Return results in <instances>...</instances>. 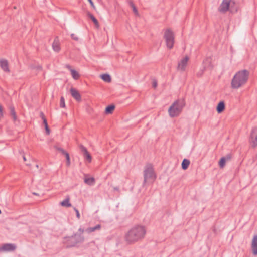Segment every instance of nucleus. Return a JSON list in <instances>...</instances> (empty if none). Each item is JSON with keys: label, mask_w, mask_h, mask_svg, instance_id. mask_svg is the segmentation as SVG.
Returning <instances> with one entry per match:
<instances>
[{"label": "nucleus", "mask_w": 257, "mask_h": 257, "mask_svg": "<svg viewBox=\"0 0 257 257\" xmlns=\"http://www.w3.org/2000/svg\"><path fill=\"white\" fill-rule=\"evenodd\" d=\"M185 106L183 100H178L175 101L169 107L168 113L171 117H174L179 115Z\"/></svg>", "instance_id": "nucleus-3"}, {"label": "nucleus", "mask_w": 257, "mask_h": 257, "mask_svg": "<svg viewBox=\"0 0 257 257\" xmlns=\"http://www.w3.org/2000/svg\"><path fill=\"white\" fill-rule=\"evenodd\" d=\"M23 158L24 161H26L27 160L25 156H23Z\"/></svg>", "instance_id": "nucleus-41"}, {"label": "nucleus", "mask_w": 257, "mask_h": 257, "mask_svg": "<svg viewBox=\"0 0 257 257\" xmlns=\"http://www.w3.org/2000/svg\"><path fill=\"white\" fill-rule=\"evenodd\" d=\"M190 164V161L188 159H184L182 162V168L183 170H186L188 168Z\"/></svg>", "instance_id": "nucleus-19"}, {"label": "nucleus", "mask_w": 257, "mask_h": 257, "mask_svg": "<svg viewBox=\"0 0 257 257\" xmlns=\"http://www.w3.org/2000/svg\"><path fill=\"white\" fill-rule=\"evenodd\" d=\"M52 47L54 51L56 52H58L60 51L61 48H60V44L59 40L57 38H55L53 44H52Z\"/></svg>", "instance_id": "nucleus-16"}, {"label": "nucleus", "mask_w": 257, "mask_h": 257, "mask_svg": "<svg viewBox=\"0 0 257 257\" xmlns=\"http://www.w3.org/2000/svg\"><path fill=\"white\" fill-rule=\"evenodd\" d=\"M84 241V237L82 235L75 234L73 236L67 238V246H75L78 243L83 242Z\"/></svg>", "instance_id": "nucleus-6"}, {"label": "nucleus", "mask_w": 257, "mask_h": 257, "mask_svg": "<svg viewBox=\"0 0 257 257\" xmlns=\"http://www.w3.org/2000/svg\"><path fill=\"white\" fill-rule=\"evenodd\" d=\"M101 79L106 82H110L111 81V77L110 76L109 74H102L100 76Z\"/></svg>", "instance_id": "nucleus-21"}, {"label": "nucleus", "mask_w": 257, "mask_h": 257, "mask_svg": "<svg viewBox=\"0 0 257 257\" xmlns=\"http://www.w3.org/2000/svg\"><path fill=\"white\" fill-rule=\"evenodd\" d=\"M226 162V159L225 157H222L219 162V165L220 168H222L225 166Z\"/></svg>", "instance_id": "nucleus-26"}, {"label": "nucleus", "mask_w": 257, "mask_h": 257, "mask_svg": "<svg viewBox=\"0 0 257 257\" xmlns=\"http://www.w3.org/2000/svg\"><path fill=\"white\" fill-rule=\"evenodd\" d=\"M54 148H55L57 150H58V151H60V152L62 154H63V153H65V151L63 149H62V148H60V147H58V146H55L54 147Z\"/></svg>", "instance_id": "nucleus-30"}, {"label": "nucleus", "mask_w": 257, "mask_h": 257, "mask_svg": "<svg viewBox=\"0 0 257 257\" xmlns=\"http://www.w3.org/2000/svg\"><path fill=\"white\" fill-rule=\"evenodd\" d=\"M133 11L134 12V13H137L138 12H137V10L136 7H134V8H133Z\"/></svg>", "instance_id": "nucleus-39"}, {"label": "nucleus", "mask_w": 257, "mask_h": 257, "mask_svg": "<svg viewBox=\"0 0 257 257\" xmlns=\"http://www.w3.org/2000/svg\"><path fill=\"white\" fill-rule=\"evenodd\" d=\"M131 6H132V8H134V7H135V5H134V4H133V3H131Z\"/></svg>", "instance_id": "nucleus-42"}, {"label": "nucleus", "mask_w": 257, "mask_h": 257, "mask_svg": "<svg viewBox=\"0 0 257 257\" xmlns=\"http://www.w3.org/2000/svg\"><path fill=\"white\" fill-rule=\"evenodd\" d=\"M45 130L47 133V134L49 135L50 134V130L49 128L48 125H46L45 126Z\"/></svg>", "instance_id": "nucleus-34"}, {"label": "nucleus", "mask_w": 257, "mask_h": 257, "mask_svg": "<svg viewBox=\"0 0 257 257\" xmlns=\"http://www.w3.org/2000/svg\"><path fill=\"white\" fill-rule=\"evenodd\" d=\"M71 36V38L73 39L76 40V41H77L78 40V38L75 34H72Z\"/></svg>", "instance_id": "nucleus-33"}, {"label": "nucleus", "mask_w": 257, "mask_h": 257, "mask_svg": "<svg viewBox=\"0 0 257 257\" xmlns=\"http://www.w3.org/2000/svg\"><path fill=\"white\" fill-rule=\"evenodd\" d=\"M60 106L62 108H64L65 107V99L63 97H61L60 98Z\"/></svg>", "instance_id": "nucleus-28"}, {"label": "nucleus", "mask_w": 257, "mask_h": 257, "mask_svg": "<svg viewBox=\"0 0 257 257\" xmlns=\"http://www.w3.org/2000/svg\"><path fill=\"white\" fill-rule=\"evenodd\" d=\"M11 115H12L14 120H16L17 119V117H16V114L15 112L14 108H11Z\"/></svg>", "instance_id": "nucleus-29"}, {"label": "nucleus", "mask_w": 257, "mask_h": 257, "mask_svg": "<svg viewBox=\"0 0 257 257\" xmlns=\"http://www.w3.org/2000/svg\"><path fill=\"white\" fill-rule=\"evenodd\" d=\"M251 249L253 255H257V234L254 235L253 237L251 242Z\"/></svg>", "instance_id": "nucleus-13"}, {"label": "nucleus", "mask_w": 257, "mask_h": 257, "mask_svg": "<svg viewBox=\"0 0 257 257\" xmlns=\"http://www.w3.org/2000/svg\"><path fill=\"white\" fill-rule=\"evenodd\" d=\"M40 116L42 118V120L44 119V118H45V116H44V114L43 112H41L40 113Z\"/></svg>", "instance_id": "nucleus-38"}, {"label": "nucleus", "mask_w": 257, "mask_h": 257, "mask_svg": "<svg viewBox=\"0 0 257 257\" xmlns=\"http://www.w3.org/2000/svg\"><path fill=\"white\" fill-rule=\"evenodd\" d=\"M225 109V104L223 101H220L217 106L216 110L218 113H221Z\"/></svg>", "instance_id": "nucleus-17"}, {"label": "nucleus", "mask_w": 257, "mask_h": 257, "mask_svg": "<svg viewBox=\"0 0 257 257\" xmlns=\"http://www.w3.org/2000/svg\"><path fill=\"white\" fill-rule=\"evenodd\" d=\"M88 1L89 2V3H90V5L91 6V7L95 9V6H94V3L92 2V0H88Z\"/></svg>", "instance_id": "nucleus-35"}, {"label": "nucleus", "mask_w": 257, "mask_h": 257, "mask_svg": "<svg viewBox=\"0 0 257 257\" xmlns=\"http://www.w3.org/2000/svg\"><path fill=\"white\" fill-rule=\"evenodd\" d=\"M70 198L67 197L65 200L60 203L62 206L69 207L71 206V204L69 202Z\"/></svg>", "instance_id": "nucleus-18"}, {"label": "nucleus", "mask_w": 257, "mask_h": 257, "mask_svg": "<svg viewBox=\"0 0 257 257\" xmlns=\"http://www.w3.org/2000/svg\"><path fill=\"white\" fill-rule=\"evenodd\" d=\"M43 123L45 125V126L46 125H48L47 124V120L46 118H44L43 119Z\"/></svg>", "instance_id": "nucleus-36"}, {"label": "nucleus", "mask_w": 257, "mask_h": 257, "mask_svg": "<svg viewBox=\"0 0 257 257\" xmlns=\"http://www.w3.org/2000/svg\"><path fill=\"white\" fill-rule=\"evenodd\" d=\"M144 184L148 181H154L156 178L154 169L151 165L146 166L144 171Z\"/></svg>", "instance_id": "nucleus-5"}, {"label": "nucleus", "mask_w": 257, "mask_h": 257, "mask_svg": "<svg viewBox=\"0 0 257 257\" xmlns=\"http://www.w3.org/2000/svg\"><path fill=\"white\" fill-rule=\"evenodd\" d=\"M203 64L204 65L205 68H211V59L210 58H207L205 59V60L203 62Z\"/></svg>", "instance_id": "nucleus-22"}, {"label": "nucleus", "mask_w": 257, "mask_h": 257, "mask_svg": "<svg viewBox=\"0 0 257 257\" xmlns=\"http://www.w3.org/2000/svg\"><path fill=\"white\" fill-rule=\"evenodd\" d=\"M74 211H75V212H76V217H77V218L78 219H80V213H79V211H78V209H77L76 208H75V207H74Z\"/></svg>", "instance_id": "nucleus-31"}, {"label": "nucleus", "mask_w": 257, "mask_h": 257, "mask_svg": "<svg viewBox=\"0 0 257 257\" xmlns=\"http://www.w3.org/2000/svg\"><path fill=\"white\" fill-rule=\"evenodd\" d=\"M87 15L92 20V21L95 24V26L98 27L99 26V23L95 17L90 13H88Z\"/></svg>", "instance_id": "nucleus-23"}, {"label": "nucleus", "mask_w": 257, "mask_h": 257, "mask_svg": "<svg viewBox=\"0 0 257 257\" xmlns=\"http://www.w3.org/2000/svg\"><path fill=\"white\" fill-rule=\"evenodd\" d=\"M101 228V225L100 224H97L94 227H90L86 229L85 231L87 233H91L93 232L99 231Z\"/></svg>", "instance_id": "nucleus-15"}, {"label": "nucleus", "mask_w": 257, "mask_h": 257, "mask_svg": "<svg viewBox=\"0 0 257 257\" xmlns=\"http://www.w3.org/2000/svg\"><path fill=\"white\" fill-rule=\"evenodd\" d=\"M157 86V81L156 80H153L152 82V87L156 88Z\"/></svg>", "instance_id": "nucleus-32"}, {"label": "nucleus", "mask_w": 257, "mask_h": 257, "mask_svg": "<svg viewBox=\"0 0 257 257\" xmlns=\"http://www.w3.org/2000/svg\"><path fill=\"white\" fill-rule=\"evenodd\" d=\"M16 248V246L14 244L6 243L0 247V252L12 251H14Z\"/></svg>", "instance_id": "nucleus-10"}, {"label": "nucleus", "mask_w": 257, "mask_h": 257, "mask_svg": "<svg viewBox=\"0 0 257 257\" xmlns=\"http://www.w3.org/2000/svg\"><path fill=\"white\" fill-rule=\"evenodd\" d=\"M0 66L2 69L5 72L9 73L10 70L9 67V63L7 60H0Z\"/></svg>", "instance_id": "nucleus-12"}, {"label": "nucleus", "mask_w": 257, "mask_h": 257, "mask_svg": "<svg viewBox=\"0 0 257 257\" xmlns=\"http://www.w3.org/2000/svg\"><path fill=\"white\" fill-rule=\"evenodd\" d=\"M84 182L85 183L89 185H92L94 184L95 180L92 177L85 178L84 179Z\"/></svg>", "instance_id": "nucleus-24"}, {"label": "nucleus", "mask_w": 257, "mask_h": 257, "mask_svg": "<svg viewBox=\"0 0 257 257\" xmlns=\"http://www.w3.org/2000/svg\"><path fill=\"white\" fill-rule=\"evenodd\" d=\"M146 234V229L144 226L136 225L126 233L125 240L128 243H135L143 239Z\"/></svg>", "instance_id": "nucleus-1"}, {"label": "nucleus", "mask_w": 257, "mask_h": 257, "mask_svg": "<svg viewBox=\"0 0 257 257\" xmlns=\"http://www.w3.org/2000/svg\"><path fill=\"white\" fill-rule=\"evenodd\" d=\"M70 92L72 97L75 98L77 101H80L81 99V95L79 92L74 88L70 89Z\"/></svg>", "instance_id": "nucleus-14"}, {"label": "nucleus", "mask_w": 257, "mask_h": 257, "mask_svg": "<svg viewBox=\"0 0 257 257\" xmlns=\"http://www.w3.org/2000/svg\"><path fill=\"white\" fill-rule=\"evenodd\" d=\"M249 141L252 147L255 148L257 146V127L252 128Z\"/></svg>", "instance_id": "nucleus-8"}, {"label": "nucleus", "mask_w": 257, "mask_h": 257, "mask_svg": "<svg viewBox=\"0 0 257 257\" xmlns=\"http://www.w3.org/2000/svg\"><path fill=\"white\" fill-rule=\"evenodd\" d=\"M38 68L40 69H42V67L41 66H39L38 67Z\"/></svg>", "instance_id": "nucleus-43"}, {"label": "nucleus", "mask_w": 257, "mask_h": 257, "mask_svg": "<svg viewBox=\"0 0 257 257\" xmlns=\"http://www.w3.org/2000/svg\"><path fill=\"white\" fill-rule=\"evenodd\" d=\"M188 60L189 57L188 56H185L181 59L178 62L177 69L181 71H185Z\"/></svg>", "instance_id": "nucleus-9"}, {"label": "nucleus", "mask_w": 257, "mask_h": 257, "mask_svg": "<svg viewBox=\"0 0 257 257\" xmlns=\"http://www.w3.org/2000/svg\"><path fill=\"white\" fill-rule=\"evenodd\" d=\"M70 72L72 77L74 79L77 80L79 78V74L76 70L74 69H70Z\"/></svg>", "instance_id": "nucleus-25"}, {"label": "nucleus", "mask_w": 257, "mask_h": 257, "mask_svg": "<svg viewBox=\"0 0 257 257\" xmlns=\"http://www.w3.org/2000/svg\"><path fill=\"white\" fill-rule=\"evenodd\" d=\"M249 75V71L246 69L237 71L231 79V88L237 89L244 86L248 80Z\"/></svg>", "instance_id": "nucleus-2"}, {"label": "nucleus", "mask_w": 257, "mask_h": 257, "mask_svg": "<svg viewBox=\"0 0 257 257\" xmlns=\"http://www.w3.org/2000/svg\"><path fill=\"white\" fill-rule=\"evenodd\" d=\"M78 231L80 232L81 234L82 235V234L84 232V230L82 228H80L79 229H78Z\"/></svg>", "instance_id": "nucleus-37"}, {"label": "nucleus", "mask_w": 257, "mask_h": 257, "mask_svg": "<svg viewBox=\"0 0 257 257\" xmlns=\"http://www.w3.org/2000/svg\"><path fill=\"white\" fill-rule=\"evenodd\" d=\"M26 165H28V166H29V165H30V164H28V163H27V164H26Z\"/></svg>", "instance_id": "nucleus-44"}, {"label": "nucleus", "mask_w": 257, "mask_h": 257, "mask_svg": "<svg viewBox=\"0 0 257 257\" xmlns=\"http://www.w3.org/2000/svg\"><path fill=\"white\" fill-rule=\"evenodd\" d=\"M164 37L165 39L167 47L169 49L173 48L174 43V36L173 33L169 29L166 30Z\"/></svg>", "instance_id": "nucleus-7"}, {"label": "nucleus", "mask_w": 257, "mask_h": 257, "mask_svg": "<svg viewBox=\"0 0 257 257\" xmlns=\"http://www.w3.org/2000/svg\"><path fill=\"white\" fill-rule=\"evenodd\" d=\"M63 154H64L67 160V164L68 165H69L70 163V159L68 153L65 151V153H63Z\"/></svg>", "instance_id": "nucleus-27"}, {"label": "nucleus", "mask_w": 257, "mask_h": 257, "mask_svg": "<svg viewBox=\"0 0 257 257\" xmlns=\"http://www.w3.org/2000/svg\"><path fill=\"white\" fill-rule=\"evenodd\" d=\"M66 67H67L68 69H69L70 70V69H72L71 68V66H69V65H67V66H66Z\"/></svg>", "instance_id": "nucleus-40"}, {"label": "nucleus", "mask_w": 257, "mask_h": 257, "mask_svg": "<svg viewBox=\"0 0 257 257\" xmlns=\"http://www.w3.org/2000/svg\"><path fill=\"white\" fill-rule=\"evenodd\" d=\"M115 109V106L113 105H110L106 107L105 113L106 114H111Z\"/></svg>", "instance_id": "nucleus-20"}, {"label": "nucleus", "mask_w": 257, "mask_h": 257, "mask_svg": "<svg viewBox=\"0 0 257 257\" xmlns=\"http://www.w3.org/2000/svg\"><path fill=\"white\" fill-rule=\"evenodd\" d=\"M235 5L234 0H223L218 8V11L222 13H226L228 11L232 13L236 12L237 9Z\"/></svg>", "instance_id": "nucleus-4"}, {"label": "nucleus", "mask_w": 257, "mask_h": 257, "mask_svg": "<svg viewBox=\"0 0 257 257\" xmlns=\"http://www.w3.org/2000/svg\"><path fill=\"white\" fill-rule=\"evenodd\" d=\"M80 151L83 153V156L85 159L87 160L88 162H91L92 160V157L90 154L88 152L87 149L82 145L79 146Z\"/></svg>", "instance_id": "nucleus-11"}]
</instances>
